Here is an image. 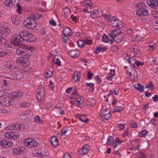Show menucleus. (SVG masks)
<instances>
[{"label": "nucleus", "instance_id": "obj_1", "mask_svg": "<svg viewBox=\"0 0 158 158\" xmlns=\"http://www.w3.org/2000/svg\"><path fill=\"white\" fill-rule=\"evenodd\" d=\"M17 54L21 57L19 58V62L23 64H29V60L28 57L31 56L32 52L31 47L28 46H24L23 48H19L16 51Z\"/></svg>", "mask_w": 158, "mask_h": 158}, {"label": "nucleus", "instance_id": "obj_2", "mask_svg": "<svg viewBox=\"0 0 158 158\" xmlns=\"http://www.w3.org/2000/svg\"><path fill=\"white\" fill-rule=\"evenodd\" d=\"M41 14L38 13H34L30 15L23 22V25L26 27L31 29H34L36 26L35 20L42 17Z\"/></svg>", "mask_w": 158, "mask_h": 158}, {"label": "nucleus", "instance_id": "obj_3", "mask_svg": "<svg viewBox=\"0 0 158 158\" xmlns=\"http://www.w3.org/2000/svg\"><path fill=\"white\" fill-rule=\"evenodd\" d=\"M24 145L28 148H34L38 144L37 142L34 139L31 138H26L23 140Z\"/></svg>", "mask_w": 158, "mask_h": 158}, {"label": "nucleus", "instance_id": "obj_4", "mask_svg": "<svg viewBox=\"0 0 158 158\" xmlns=\"http://www.w3.org/2000/svg\"><path fill=\"white\" fill-rule=\"evenodd\" d=\"M1 102L3 105L9 106L14 104V100L11 97L8 96L3 98Z\"/></svg>", "mask_w": 158, "mask_h": 158}, {"label": "nucleus", "instance_id": "obj_5", "mask_svg": "<svg viewBox=\"0 0 158 158\" xmlns=\"http://www.w3.org/2000/svg\"><path fill=\"white\" fill-rule=\"evenodd\" d=\"M48 153L47 149L44 148H39L36 153L35 155L40 157H44L45 158L48 156Z\"/></svg>", "mask_w": 158, "mask_h": 158}, {"label": "nucleus", "instance_id": "obj_6", "mask_svg": "<svg viewBox=\"0 0 158 158\" xmlns=\"http://www.w3.org/2000/svg\"><path fill=\"white\" fill-rule=\"evenodd\" d=\"M21 39V38L19 35H16L11 40V43L16 46H20L22 44V41Z\"/></svg>", "mask_w": 158, "mask_h": 158}, {"label": "nucleus", "instance_id": "obj_7", "mask_svg": "<svg viewBox=\"0 0 158 158\" xmlns=\"http://www.w3.org/2000/svg\"><path fill=\"white\" fill-rule=\"evenodd\" d=\"M14 143L11 141L5 139L0 141V146L4 148L12 147Z\"/></svg>", "mask_w": 158, "mask_h": 158}, {"label": "nucleus", "instance_id": "obj_8", "mask_svg": "<svg viewBox=\"0 0 158 158\" xmlns=\"http://www.w3.org/2000/svg\"><path fill=\"white\" fill-rule=\"evenodd\" d=\"M24 147H19L14 148L12 151V154L14 155H20L23 154Z\"/></svg>", "mask_w": 158, "mask_h": 158}, {"label": "nucleus", "instance_id": "obj_9", "mask_svg": "<svg viewBox=\"0 0 158 158\" xmlns=\"http://www.w3.org/2000/svg\"><path fill=\"white\" fill-rule=\"evenodd\" d=\"M147 3L151 8H158V0H147Z\"/></svg>", "mask_w": 158, "mask_h": 158}, {"label": "nucleus", "instance_id": "obj_10", "mask_svg": "<svg viewBox=\"0 0 158 158\" xmlns=\"http://www.w3.org/2000/svg\"><path fill=\"white\" fill-rule=\"evenodd\" d=\"M6 66L7 69H10L12 70L17 67L16 63L14 61L11 60L7 61L6 62Z\"/></svg>", "mask_w": 158, "mask_h": 158}, {"label": "nucleus", "instance_id": "obj_11", "mask_svg": "<svg viewBox=\"0 0 158 158\" xmlns=\"http://www.w3.org/2000/svg\"><path fill=\"white\" fill-rule=\"evenodd\" d=\"M23 95V93L21 90H18L13 93L11 94L13 98L16 99H20Z\"/></svg>", "mask_w": 158, "mask_h": 158}, {"label": "nucleus", "instance_id": "obj_12", "mask_svg": "<svg viewBox=\"0 0 158 158\" xmlns=\"http://www.w3.org/2000/svg\"><path fill=\"white\" fill-rule=\"evenodd\" d=\"M80 51L77 49L73 50L69 52V55L72 57H77L80 55Z\"/></svg>", "mask_w": 158, "mask_h": 158}, {"label": "nucleus", "instance_id": "obj_13", "mask_svg": "<svg viewBox=\"0 0 158 158\" xmlns=\"http://www.w3.org/2000/svg\"><path fill=\"white\" fill-rule=\"evenodd\" d=\"M130 50L135 56H136L137 54L140 53V50L139 49V47L136 45L132 46L130 48Z\"/></svg>", "mask_w": 158, "mask_h": 158}, {"label": "nucleus", "instance_id": "obj_14", "mask_svg": "<svg viewBox=\"0 0 158 158\" xmlns=\"http://www.w3.org/2000/svg\"><path fill=\"white\" fill-rule=\"evenodd\" d=\"M15 76L16 78L18 79H20L23 77V71L20 69H18L15 72Z\"/></svg>", "mask_w": 158, "mask_h": 158}, {"label": "nucleus", "instance_id": "obj_15", "mask_svg": "<svg viewBox=\"0 0 158 158\" xmlns=\"http://www.w3.org/2000/svg\"><path fill=\"white\" fill-rule=\"evenodd\" d=\"M120 32V31L119 30L115 29L110 33L109 35L112 39L114 40Z\"/></svg>", "mask_w": 158, "mask_h": 158}, {"label": "nucleus", "instance_id": "obj_16", "mask_svg": "<svg viewBox=\"0 0 158 158\" xmlns=\"http://www.w3.org/2000/svg\"><path fill=\"white\" fill-rule=\"evenodd\" d=\"M111 25L114 27H120L122 25V22L121 21L116 18L112 23Z\"/></svg>", "mask_w": 158, "mask_h": 158}, {"label": "nucleus", "instance_id": "obj_17", "mask_svg": "<svg viewBox=\"0 0 158 158\" xmlns=\"http://www.w3.org/2000/svg\"><path fill=\"white\" fill-rule=\"evenodd\" d=\"M15 0H6L4 2L5 6L7 7H12L14 5Z\"/></svg>", "mask_w": 158, "mask_h": 158}, {"label": "nucleus", "instance_id": "obj_18", "mask_svg": "<svg viewBox=\"0 0 158 158\" xmlns=\"http://www.w3.org/2000/svg\"><path fill=\"white\" fill-rule=\"evenodd\" d=\"M123 32L120 31V32L115 37L114 40V41L117 43H119L121 42L123 39Z\"/></svg>", "mask_w": 158, "mask_h": 158}, {"label": "nucleus", "instance_id": "obj_19", "mask_svg": "<svg viewBox=\"0 0 158 158\" xmlns=\"http://www.w3.org/2000/svg\"><path fill=\"white\" fill-rule=\"evenodd\" d=\"M51 143L53 146L56 147L59 144L57 138L55 136H53L52 137L51 139Z\"/></svg>", "mask_w": 158, "mask_h": 158}, {"label": "nucleus", "instance_id": "obj_20", "mask_svg": "<svg viewBox=\"0 0 158 158\" xmlns=\"http://www.w3.org/2000/svg\"><path fill=\"white\" fill-rule=\"evenodd\" d=\"M63 33L66 36H70L72 35V31L69 28L66 27L63 30Z\"/></svg>", "mask_w": 158, "mask_h": 158}, {"label": "nucleus", "instance_id": "obj_21", "mask_svg": "<svg viewBox=\"0 0 158 158\" xmlns=\"http://www.w3.org/2000/svg\"><path fill=\"white\" fill-rule=\"evenodd\" d=\"M81 74L80 72L75 71L73 75V78L76 81H78L81 77Z\"/></svg>", "mask_w": 158, "mask_h": 158}, {"label": "nucleus", "instance_id": "obj_22", "mask_svg": "<svg viewBox=\"0 0 158 158\" xmlns=\"http://www.w3.org/2000/svg\"><path fill=\"white\" fill-rule=\"evenodd\" d=\"M1 87L4 90H9L10 89V86L7 85L6 80H4L1 81Z\"/></svg>", "mask_w": 158, "mask_h": 158}, {"label": "nucleus", "instance_id": "obj_23", "mask_svg": "<svg viewBox=\"0 0 158 158\" xmlns=\"http://www.w3.org/2000/svg\"><path fill=\"white\" fill-rule=\"evenodd\" d=\"M70 13V10L68 8H65L62 10V15L65 18L67 17Z\"/></svg>", "mask_w": 158, "mask_h": 158}, {"label": "nucleus", "instance_id": "obj_24", "mask_svg": "<svg viewBox=\"0 0 158 158\" xmlns=\"http://www.w3.org/2000/svg\"><path fill=\"white\" fill-rule=\"evenodd\" d=\"M11 20L12 23L15 25H17L20 23L19 18L15 15L11 17Z\"/></svg>", "mask_w": 158, "mask_h": 158}, {"label": "nucleus", "instance_id": "obj_25", "mask_svg": "<svg viewBox=\"0 0 158 158\" xmlns=\"http://www.w3.org/2000/svg\"><path fill=\"white\" fill-rule=\"evenodd\" d=\"M53 74L52 69L51 68L48 69L45 72V76L47 77H49L52 76Z\"/></svg>", "mask_w": 158, "mask_h": 158}, {"label": "nucleus", "instance_id": "obj_26", "mask_svg": "<svg viewBox=\"0 0 158 158\" xmlns=\"http://www.w3.org/2000/svg\"><path fill=\"white\" fill-rule=\"evenodd\" d=\"M13 125L14 130L20 131L22 129H23L25 127L23 125L18 123H15Z\"/></svg>", "mask_w": 158, "mask_h": 158}, {"label": "nucleus", "instance_id": "obj_27", "mask_svg": "<svg viewBox=\"0 0 158 158\" xmlns=\"http://www.w3.org/2000/svg\"><path fill=\"white\" fill-rule=\"evenodd\" d=\"M36 94L45 95V90L43 87L39 86L36 90Z\"/></svg>", "mask_w": 158, "mask_h": 158}, {"label": "nucleus", "instance_id": "obj_28", "mask_svg": "<svg viewBox=\"0 0 158 158\" xmlns=\"http://www.w3.org/2000/svg\"><path fill=\"white\" fill-rule=\"evenodd\" d=\"M96 100L94 98H90L87 100V105L89 106H93L96 103Z\"/></svg>", "mask_w": 158, "mask_h": 158}, {"label": "nucleus", "instance_id": "obj_29", "mask_svg": "<svg viewBox=\"0 0 158 158\" xmlns=\"http://www.w3.org/2000/svg\"><path fill=\"white\" fill-rule=\"evenodd\" d=\"M81 150L83 154H86L89 152V147L87 144L85 145Z\"/></svg>", "mask_w": 158, "mask_h": 158}, {"label": "nucleus", "instance_id": "obj_30", "mask_svg": "<svg viewBox=\"0 0 158 158\" xmlns=\"http://www.w3.org/2000/svg\"><path fill=\"white\" fill-rule=\"evenodd\" d=\"M30 32L27 31L22 30L20 32L19 35L20 36L21 39H23V38H25V36L26 35L30 34Z\"/></svg>", "mask_w": 158, "mask_h": 158}, {"label": "nucleus", "instance_id": "obj_31", "mask_svg": "<svg viewBox=\"0 0 158 158\" xmlns=\"http://www.w3.org/2000/svg\"><path fill=\"white\" fill-rule=\"evenodd\" d=\"M110 113L109 109L106 108V109L101 110L99 113V115L101 117L103 116L104 115H107V114Z\"/></svg>", "mask_w": 158, "mask_h": 158}, {"label": "nucleus", "instance_id": "obj_32", "mask_svg": "<svg viewBox=\"0 0 158 158\" xmlns=\"http://www.w3.org/2000/svg\"><path fill=\"white\" fill-rule=\"evenodd\" d=\"M123 142V140H120L118 138H116L114 141V143L113 144V146L114 148H116L117 144L121 143Z\"/></svg>", "mask_w": 158, "mask_h": 158}, {"label": "nucleus", "instance_id": "obj_33", "mask_svg": "<svg viewBox=\"0 0 158 158\" xmlns=\"http://www.w3.org/2000/svg\"><path fill=\"white\" fill-rule=\"evenodd\" d=\"M29 36H28L27 39L26 40V41L29 42H34L35 40V38L34 35H33L30 32Z\"/></svg>", "mask_w": 158, "mask_h": 158}, {"label": "nucleus", "instance_id": "obj_34", "mask_svg": "<svg viewBox=\"0 0 158 158\" xmlns=\"http://www.w3.org/2000/svg\"><path fill=\"white\" fill-rule=\"evenodd\" d=\"M45 95L36 94V98L37 100L40 102L43 101L44 99Z\"/></svg>", "mask_w": 158, "mask_h": 158}, {"label": "nucleus", "instance_id": "obj_35", "mask_svg": "<svg viewBox=\"0 0 158 158\" xmlns=\"http://www.w3.org/2000/svg\"><path fill=\"white\" fill-rule=\"evenodd\" d=\"M134 87L135 89L139 90L142 92H143L144 89V86L139 84H135L134 86Z\"/></svg>", "mask_w": 158, "mask_h": 158}, {"label": "nucleus", "instance_id": "obj_36", "mask_svg": "<svg viewBox=\"0 0 158 158\" xmlns=\"http://www.w3.org/2000/svg\"><path fill=\"white\" fill-rule=\"evenodd\" d=\"M77 99V101L79 103V107H81L83 106L84 102V98L83 97H81L78 98H76Z\"/></svg>", "mask_w": 158, "mask_h": 158}, {"label": "nucleus", "instance_id": "obj_37", "mask_svg": "<svg viewBox=\"0 0 158 158\" xmlns=\"http://www.w3.org/2000/svg\"><path fill=\"white\" fill-rule=\"evenodd\" d=\"M129 75L134 78H135L137 75V73L135 69L131 70V72L129 73Z\"/></svg>", "mask_w": 158, "mask_h": 158}, {"label": "nucleus", "instance_id": "obj_38", "mask_svg": "<svg viewBox=\"0 0 158 158\" xmlns=\"http://www.w3.org/2000/svg\"><path fill=\"white\" fill-rule=\"evenodd\" d=\"M100 9H98L97 10H94L91 14V17L93 19H95L97 18V15L96 12H98Z\"/></svg>", "mask_w": 158, "mask_h": 158}, {"label": "nucleus", "instance_id": "obj_39", "mask_svg": "<svg viewBox=\"0 0 158 158\" xmlns=\"http://www.w3.org/2000/svg\"><path fill=\"white\" fill-rule=\"evenodd\" d=\"M136 60H135V57L134 56L130 57V59L128 60V62L132 66H133Z\"/></svg>", "mask_w": 158, "mask_h": 158}, {"label": "nucleus", "instance_id": "obj_40", "mask_svg": "<svg viewBox=\"0 0 158 158\" xmlns=\"http://www.w3.org/2000/svg\"><path fill=\"white\" fill-rule=\"evenodd\" d=\"M114 139L112 136H110L108 137L107 142V144L109 145L112 144L114 142Z\"/></svg>", "mask_w": 158, "mask_h": 158}, {"label": "nucleus", "instance_id": "obj_41", "mask_svg": "<svg viewBox=\"0 0 158 158\" xmlns=\"http://www.w3.org/2000/svg\"><path fill=\"white\" fill-rule=\"evenodd\" d=\"M20 133L12 131V139H15L18 138L20 136Z\"/></svg>", "mask_w": 158, "mask_h": 158}, {"label": "nucleus", "instance_id": "obj_42", "mask_svg": "<svg viewBox=\"0 0 158 158\" xmlns=\"http://www.w3.org/2000/svg\"><path fill=\"white\" fill-rule=\"evenodd\" d=\"M12 132H7L5 133L4 135V136L7 138L12 139Z\"/></svg>", "mask_w": 158, "mask_h": 158}, {"label": "nucleus", "instance_id": "obj_43", "mask_svg": "<svg viewBox=\"0 0 158 158\" xmlns=\"http://www.w3.org/2000/svg\"><path fill=\"white\" fill-rule=\"evenodd\" d=\"M105 18L107 21L111 22V23L114 20H115V19L113 16L107 15H105Z\"/></svg>", "mask_w": 158, "mask_h": 158}, {"label": "nucleus", "instance_id": "obj_44", "mask_svg": "<svg viewBox=\"0 0 158 158\" xmlns=\"http://www.w3.org/2000/svg\"><path fill=\"white\" fill-rule=\"evenodd\" d=\"M34 120L35 122L39 123L40 124H43V121L41 120L39 116H36L34 118Z\"/></svg>", "mask_w": 158, "mask_h": 158}, {"label": "nucleus", "instance_id": "obj_45", "mask_svg": "<svg viewBox=\"0 0 158 158\" xmlns=\"http://www.w3.org/2000/svg\"><path fill=\"white\" fill-rule=\"evenodd\" d=\"M19 105L21 107H27L30 106L29 103L25 102L19 103Z\"/></svg>", "mask_w": 158, "mask_h": 158}, {"label": "nucleus", "instance_id": "obj_46", "mask_svg": "<svg viewBox=\"0 0 158 158\" xmlns=\"http://www.w3.org/2000/svg\"><path fill=\"white\" fill-rule=\"evenodd\" d=\"M1 31H3V34L6 35L9 34L10 32V29L8 27L4 29H1Z\"/></svg>", "mask_w": 158, "mask_h": 158}, {"label": "nucleus", "instance_id": "obj_47", "mask_svg": "<svg viewBox=\"0 0 158 158\" xmlns=\"http://www.w3.org/2000/svg\"><path fill=\"white\" fill-rule=\"evenodd\" d=\"M101 117L103 120H108L110 119L111 117V114L110 113Z\"/></svg>", "mask_w": 158, "mask_h": 158}, {"label": "nucleus", "instance_id": "obj_48", "mask_svg": "<svg viewBox=\"0 0 158 158\" xmlns=\"http://www.w3.org/2000/svg\"><path fill=\"white\" fill-rule=\"evenodd\" d=\"M144 64L143 62H141L139 61H136L135 63L133 65V67L136 69L137 68L139 65H142Z\"/></svg>", "mask_w": 158, "mask_h": 158}, {"label": "nucleus", "instance_id": "obj_49", "mask_svg": "<svg viewBox=\"0 0 158 158\" xmlns=\"http://www.w3.org/2000/svg\"><path fill=\"white\" fill-rule=\"evenodd\" d=\"M144 4L143 2H139L137 3L135 5V7L137 8H139V9H142L143 8V7L144 6Z\"/></svg>", "mask_w": 158, "mask_h": 158}, {"label": "nucleus", "instance_id": "obj_50", "mask_svg": "<svg viewBox=\"0 0 158 158\" xmlns=\"http://www.w3.org/2000/svg\"><path fill=\"white\" fill-rule=\"evenodd\" d=\"M7 42V40L3 37H2L0 38V46L6 44Z\"/></svg>", "mask_w": 158, "mask_h": 158}, {"label": "nucleus", "instance_id": "obj_51", "mask_svg": "<svg viewBox=\"0 0 158 158\" xmlns=\"http://www.w3.org/2000/svg\"><path fill=\"white\" fill-rule=\"evenodd\" d=\"M137 158H147L146 155L143 152H140L138 153Z\"/></svg>", "mask_w": 158, "mask_h": 158}, {"label": "nucleus", "instance_id": "obj_52", "mask_svg": "<svg viewBox=\"0 0 158 158\" xmlns=\"http://www.w3.org/2000/svg\"><path fill=\"white\" fill-rule=\"evenodd\" d=\"M102 41L105 43H108L109 41L107 35L104 34L102 38Z\"/></svg>", "mask_w": 158, "mask_h": 158}, {"label": "nucleus", "instance_id": "obj_53", "mask_svg": "<svg viewBox=\"0 0 158 158\" xmlns=\"http://www.w3.org/2000/svg\"><path fill=\"white\" fill-rule=\"evenodd\" d=\"M78 118L82 122L85 123H86L88 122L89 121V119L88 118H83V117L81 116H78Z\"/></svg>", "mask_w": 158, "mask_h": 158}, {"label": "nucleus", "instance_id": "obj_54", "mask_svg": "<svg viewBox=\"0 0 158 158\" xmlns=\"http://www.w3.org/2000/svg\"><path fill=\"white\" fill-rule=\"evenodd\" d=\"M77 44L79 46L83 47L85 45V42L84 41H83L81 40H79L77 42Z\"/></svg>", "mask_w": 158, "mask_h": 158}, {"label": "nucleus", "instance_id": "obj_55", "mask_svg": "<svg viewBox=\"0 0 158 158\" xmlns=\"http://www.w3.org/2000/svg\"><path fill=\"white\" fill-rule=\"evenodd\" d=\"M123 109L121 106H115L114 109V111L115 112H119L122 110Z\"/></svg>", "mask_w": 158, "mask_h": 158}, {"label": "nucleus", "instance_id": "obj_56", "mask_svg": "<svg viewBox=\"0 0 158 158\" xmlns=\"http://www.w3.org/2000/svg\"><path fill=\"white\" fill-rule=\"evenodd\" d=\"M23 71H26L28 73H31L32 72L33 70L32 69L28 66L26 67L24 69Z\"/></svg>", "mask_w": 158, "mask_h": 158}, {"label": "nucleus", "instance_id": "obj_57", "mask_svg": "<svg viewBox=\"0 0 158 158\" xmlns=\"http://www.w3.org/2000/svg\"><path fill=\"white\" fill-rule=\"evenodd\" d=\"M142 9L143 16H147L149 15V11L146 9L143 8Z\"/></svg>", "mask_w": 158, "mask_h": 158}, {"label": "nucleus", "instance_id": "obj_58", "mask_svg": "<svg viewBox=\"0 0 158 158\" xmlns=\"http://www.w3.org/2000/svg\"><path fill=\"white\" fill-rule=\"evenodd\" d=\"M69 39L66 36H64L62 38V41L66 44L69 43Z\"/></svg>", "mask_w": 158, "mask_h": 158}, {"label": "nucleus", "instance_id": "obj_59", "mask_svg": "<svg viewBox=\"0 0 158 158\" xmlns=\"http://www.w3.org/2000/svg\"><path fill=\"white\" fill-rule=\"evenodd\" d=\"M1 26L2 29L6 28L8 27V24L7 23L5 22H2L1 24Z\"/></svg>", "mask_w": 158, "mask_h": 158}, {"label": "nucleus", "instance_id": "obj_60", "mask_svg": "<svg viewBox=\"0 0 158 158\" xmlns=\"http://www.w3.org/2000/svg\"><path fill=\"white\" fill-rule=\"evenodd\" d=\"M6 130L7 131H11L14 130V125L12 124L10 125L7 126L5 128Z\"/></svg>", "mask_w": 158, "mask_h": 158}, {"label": "nucleus", "instance_id": "obj_61", "mask_svg": "<svg viewBox=\"0 0 158 158\" xmlns=\"http://www.w3.org/2000/svg\"><path fill=\"white\" fill-rule=\"evenodd\" d=\"M149 45L150 47L149 49L151 51L153 50L154 49L155 47L156 46L155 44L152 42L150 43Z\"/></svg>", "mask_w": 158, "mask_h": 158}, {"label": "nucleus", "instance_id": "obj_62", "mask_svg": "<svg viewBox=\"0 0 158 158\" xmlns=\"http://www.w3.org/2000/svg\"><path fill=\"white\" fill-rule=\"evenodd\" d=\"M136 14L139 16H143L142 9H139L137 11Z\"/></svg>", "mask_w": 158, "mask_h": 158}, {"label": "nucleus", "instance_id": "obj_63", "mask_svg": "<svg viewBox=\"0 0 158 158\" xmlns=\"http://www.w3.org/2000/svg\"><path fill=\"white\" fill-rule=\"evenodd\" d=\"M147 134V132L146 130H143L140 133V135L142 137H145Z\"/></svg>", "mask_w": 158, "mask_h": 158}, {"label": "nucleus", "instance_id": "obj_64", "mask_svg": "<svg viewBox=\"0 0 158 158\" xmlns=\"http://www.w3.org/2000/svg\"><path fill=\"white\" fill-rule=\"evenodd\" d=\"M68 127L64 128L62 129L61 130V133L62 135H64L68 131Z\"/></svg>", "mask_w": 158, "mask_h": 158}]
</instances>
